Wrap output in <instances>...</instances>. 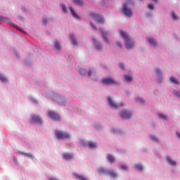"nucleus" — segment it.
<instances>
[{"label": "nucleus", "mask_w": 180, "mask_h": 180, "mask_svg": "<svg viewBox=\"0 0 180 180\" xmlns=\"http://www.w3.org/2000/svg\"><path fill=\"white\" fill-rule=\"evenodd\" d=\"M120 34L123 39L125 40V46L127 49H131L134 44L131 41V39H130V37L126 34V32L123 31H120Z\"/></svg>", "instance_id": "nucleus-1"}, {"label": "nucleus", "mask_w": 180, "mask_h": 180, "mask_svg": "<svg viewBox=\"0 0 180 180\" xmlns=\"http://www.w3.org/2000/svg\"><path fill=\"white\" fill-rule=\"evenodd\" d=\"M55 136L59 140H64V139L70 138V134H68V132H64L58 130L55 131Z\"/></svg>", "instance_id": "nucleus-2"}, {"label": "nucleus", "mask_w": 180, "mask_h": 180, "mask_svg": "<svg viewBox=\"0 0 180 180\" xmlns=\"http://www.w3.org/2000/svg\"><path fill=\"white\" fill-rule=\"evenodd\" d=\"M30 122L32 123H34V124H41V123H43V121L41 120V117L36 115H31Z\"/></svg>", "instance_id": "nucleus-3"}, {"label": "nucleus", "mask_w": 180, "mask_h": 180, "mask_svg": "<svg viewBox=\"0 0 180 180\" xmlns=\"http://www.w3.org/2000/svg\"><path fill=\"white\" fill-rule=\"evenodd\" d=\"M102 82L105 85H116L117 84V82L112 79V77L103 78Z\"/></svg>", "instance_id": "nucleus-4"}, {"label": "nucleus", "mask_w": 180, "mask_h": 180, "mask_svg": "<svg viewBox=\"0 0 180 180\" xmlns=\"http://www.w3.org/2000/svg\"><path fill=\"white\" fill-rule=\"evenodd\" d=\"M90 16L93 18V19H96L98 23H103L104 19L102 18V16L99 15L98 14H96L95 13H91Z\"/></svg>", "instance_id": "nucleus-5"}, {"label": "nucleus", "mask_w": 180, "mask_h": 180, "mask_svg": "<svg viewBox=\"0 0 180 180\" xmlns=\"http://www.w3.org/2000/svg\"><path fill=\"white\" fill-rule=\"evenodd\" d=\"M122 12L123 13H124V15H126L127 16H129V18H131L132 16V13H131V10L129 8H127V4H124L123 6V8H122Z\"/></svg>", "instance_id": "nucleus-6"}, {"label": "nucleus", "mask_w": 180, "mask_h": 180, "mask_svg": "<svg viewBox=\"0 0 180 180\" xmlns=\"http://www.w3.org/2000/svg\"><path fill=\"white\" fill-rule=\"evenodd\" d=\"M48 116L49 117H51V119H53V120H58L60 119V115H58L54 111H49Z\"/></svg>", "instance_id": "nucleus-7"}, {"label": "nucleus", "mask_w": 180, "mask_h": 180, "mask_svg": "<svg viewBox=\"0 0 180 180\" xmlns=\"http://www.w3.org/2000/svg\"><path fill=\"white\" fill-rule=\"evenodd\" d=\"M108 105H110V106L112 108V109H119V108H120V105L115 104V102H113V100H112V98L110 97L108 98Z\"/></svg>", "instance_id": "nucleus-8"}, {"label": "nucleus", "mask_w": 180, "mask_h": 180, "mask_svg": "<svg viewBox=\"0 0 180 180\" xmlns=\"http://www.w3.org/2000/svg\"><path fill=\"white\" fill-rule=\"evenodd\" d=\"M120 116L122 117V119H129L130 116H131V114L127 110H123L121 112Z\"/></svg>", "instance_id": "nucleus-9"}, {"label": "nucleus", "mask_w": 180, "mask_h": 180, "mask_svg": "<svg viewBox=\"0 0 180 180\" xmlns=\"http://www.w3.org/2000/svg\"><path fill=\"white\" fill-rule=\"evenodd\" d=\"M101 33L102 34V37L103 39L104 40V41H105V43H109V39H108V38H106V34H108V32H105L103 30V29H100Z\"/></svg>", "instance_id": "nucleus-10"}, {"label": "nucleus", "mask_w": 180, "mask_h": 180, "mask_svg": "<svg viewBox=\"0 0 180 180\" xmlns=\"http://www.w3.org/2000/svg\"><path fill=\"white\" fill-rule=\"evenodd\" d=\"M107 175H109L112 178H116L117 176V174L113 170L108 169L107 170Z\"/></svg>", "instance_id": "nucleus-11"}, {"label": "nucleus", "mask_w": 180, "mask_h": 180, "mask_svg": "<svg viewBox=\"0 0 180 180\" xmlns=\"http://www.w3.org/2000/svg\"><path fill=\"white\" fill-rule=\"evenodd\" d=\"M63 158L64 160H72V158H74V155L71 153H63Z\"/></svg>", "instance_id": "nucleus-12"}, {"label": "nucleus", "mask_w": 180, "mask_h": 180, "mask_svg": "<svg viewBox=\"0 0 180 180\" xmlns=\"http://www.w3.org/2000/svg\"><path fill=\"white\" fill-rule=\"evenodd\" d=\"M106 158L107 160H108L110 164H113V162H115V157L113 156V155L108 154L106 155Z\"/></svg>", "instance_id": "nucleus-13"}, {"label": "nucleus", "mask_w": 180, "mask_h": 180, "mask_svg": "<svg viewBox=\"0 0 180 180\" xmlns=\"http://www.w3.org/2000/svg\"><path fill=\"white\" fill-rule=\"evenodd\" d=\"M148 41L151 46H154V47L157 46V41H155L154 38H148Z\"/></svg>", "instance_id": "nucleus-14"}, {"label": "nucleus", "mask_w": 180, "mask_h": 180, "mask_svg": "<svg viewBox=\"0 0 180 180\" xmlns=\"http://www.w3.org/2000/svg\"><path fill=\"white\" fill-rule=\"evenodd\" d=\"M93 41H94V43L96 44V48L97 49V50H101V49H102V44H101V43L98 42L95 38L93 39Z\"/></svg>", "instance_id": "nucleus-15"}, {"label": "nucleus", "mask_w": 180, "mask_h": 180, "mask_svg": "<svg viewBox=\"0 0 180 180\" xmlns=\"http://www.w3.org/2000/svg\"><path fill=\"white\" fill-rule=\"evenodd\" d=\"M170 82H172V84H174L175 85H179V82H178V79L173 76L170 77Z\"/></svg>", "instance_id": "nucleus-16"}, {"label": "nucleus", "mask_w": 180, "mask_h": 180, "mask_svg": "<svg viewBox=\"0 0 180 180\" xmlns=\"http://www.w3.org/2000/svg\"><path fill=\"white\" fill-rule=\"evenodd\" d=\"M70 10L71 12V15H72L73 18H75V19H79V17L78 16L77 14L75 13V11H74V9H72V7H70Z\"/></svg>", "instance_id": "nucleus-17"}, {"label": "nucleus", "mask_w": 180, "mask_h": 180, "mask_svg": "<svg viewBox=\"0 0 180 180\" xmlns=\"http://www.w3.org/2000/svg\"><path fill=\"white\" fill-rule=\"evenodd\" d=\"M69 37L72 43L74 44V46H77V40H75V37H74V34H71L69 35Z\"/></svg>", "instance_id": "nucleus-18"}, {"label": "nucleus", "mask_w": 180, "mask_h": 180, "mask_svg": "<svg viewBox=\"0 0 180 180\" xmlns=\"http://www.w3.org/2000/svg\"><path fill=\"white\" fill-rule=\"evenodd\" d=\"M88 146L89 148H96V147H97L96 143L94 142H89Z\"/></svg>", "instance_id": "nucleus-19"}, {"label": "nucleus", "mask_w": 180, "mask_h": 180, "mask_svg": "<svg viewBox=\"0 0 180 180\" xmlns=\"http://www.w3.org/2000/svg\"><path fill=\"white\" fill-rule=\"evenodd\" d=\"M98 172H100V174H108V170L105 169L103 167H100L98 169Z\"/></svg>", "instance_id": "nucleus-20"}, {"label": "nucleus", "mask_w": 180, "mask_h": 180, "mask_svg": "<svg viewBox=\"0 0 180 180\" xmlns=\"http://www.w3.org/2000/svg\"><path fill=\"white\" fill-rule=\"evenodd\" d=\"M167 161L168 162V164H170V165H176V162H175V161L171 160L169 158H167Z\"/></svg>", "instance_id": "nucleus-21"}, {"label": "nucleus", "mask_w": 180, "mask_h": 180, "mask_svg": "<svg viewBox=\"0 0 180 180\" xmlns=\"http://www.w3.org/2000/svg\"><path fill=\"white\" fill-rule=\"evenodd\" d=\"M73 3L75 5H82L84 4V2L82 1V0H73Z\"/></svg>", "instance_id": "nucleus-22"}, {"label": "nucleus", "mask_w": 180, "mask_h": 180, "mask_svg": "<svg viewBox=\"0 0 180 180\" xmlns=\"http://www.w3.org/2000/svg\"><path fill=\"white\" fill-rule=\"evenodd\" d=\"M135 168L137 169V171H143V166L140 164L135 165Z\"/></svg>", "instance_id": "nucleus-23"}, {"label": "nucleus", "mask_w": 180, "mask_h": 180, "mask_svg": "<svg viewBox=\"0 0 180 180\" xmlns=\"http://www.w3.org/2000/svg\"><path fill=\"white\" fill-rule=\"evenodd\" d=\"M0 80L2 81V82H6L8 81L6 77H5V76H4V75L1 73H0Z\"/></svg>", "instance_id": "nucleus-24"}, {"label": "nucleus", "mask_w": 180, "mask_h": 180, "mask_svg": "<svg viewBox=\"0 0 180 180\" xmlns=\"http://www.w3.org/2000/svg\"><path fill=\"white\" fill-rule=\"evenodd\" d=\"M172 17L174 20H178V15L174 12L172 13Z\"/></svg>", "instance_id": "nucleus-25"}, {"label": "nucleus", "mask_w": 180, "mask_h": 180, "mask_svg": "<svg viewBox=\"0 0 180 180\" xmlns=\"http://www.w3.org/2000/svg\"><path fill=\"white\" fill-rule=\"evenodd\" d=\"M124 79H125V81H127V82H130L131 81V77H130L129 75H126L124 76Z\"/></svg>", "instance_id": "nucleus-26"}, {"label": "nucleus", "mask_w": 180, "mask_h": 180, "mask_svg": "<svg viewBox=\"0 0 180 180\" xmlns=\"http://www.w3.org/2000/svg\"><path fill=\"white\" fill-rule=\"evenodd\" d=\"M160 119H162L163 120H167V116L164 115V114H158Z\"/></svg>", "instance_id": "nucleus-27"}, {"label": "nucleus", "mask_w": 180, "mask_h": 180, "mask_svg": "<svg viewBox=\"0 0 180 180\" xmlns=\"http://www.w3.org/2000/svg\"><path fill=\"white\" fill-rule=\"evenodd\" d=\"M79 72L82 75H85L86 74V70L85 69H80Z\"/></svg>", "instance_id": "nucleus-28"}, {"label": "nucleus", "mask_w": 180, "mask_h": 180, "mask_svg": "<svg viewBox=\"0 0 180 180\" xmlns=\"http://www.w3.org/2000/svg\"><path fill=\"white\" fill-rule=\"evenodd\" d=\"M61 8L65 13H67V8L65 7V5L61 4Z\"/></svg>", "instance_id": "nucleus-29"}, {"label": "nucleus", "mask_w": 180, "mask_h": 180, "mask_svg": "<svg viewBox=\"0 0 180 180\" xmlns=\"http://www.w3.org/2000/svg\"><path fill=\"white\" fill-rule=\"evenodd\" d=\"M13 26L14 27H15V29H17L18 30H19L20 32H21L22 33H23V29H22V28L18 27V26L15 25H13Z\"/></svg>", "instance_id": "nucleus-30"}, {"label": "nucleus", "mask_w": 180, "mask_h": 180, "mask_svg": "<svg viewBox=\"0 0 180 180\" xmlns=\"http://www.w3.org/2000/svg\"><path fill=\"white\" fill-rule=\"evenodd\" d=\"M95 70L93 69V70H90L88 72V75L89 77H91V75H92V74H95Z\"/></svg>", "instance_id": "nucleus-31"}, {"label": "nucleus", "mask_w": 180, "mask_h": 180, "mask_svg": "<svg viewBox=\"0 0 180 180\" xmlns=\"http://www.w3.org/2000/svg\"><path fill=\"white\" fill-rule=\"evenodd\" d=\"M173 94L175 95V96L180 98V91H174Z\"/></svg>", "instance_id": "nucleus-32"}, {"label": "nucleus", "mask_w": 180, "mask_h": 180, "mask_svg": "<svg viewBox=\"0 0 180 180\" xmlns=\"http://www.w3.org/2000/svg\"><path fill=\"white\" fill-rule=\"evenodd\" d=\"M54 46L56 49V50H60V44H58V42H56L54 44Z\"/></svg>", "instance_id": "nucleus-33"}, {"label": "nucleus", "mask_w": 180, "mask_h": 180, "mask_svg": "<svg viewBox=\"0 0 180 180\" xmlns=\"http://www.w3.org/2000/svg\"><path fill=\"white\" fill-rule=\"evenodd\" d=\"M150 139L153 140V141H158V139L154 135L150 136Z\"/></svg>", "instance_id": "nucleus-34"}, {"label": "nucleus", "mask_w": 180, "mask_h": 180, "mask_svg": "<svg viewBox=\"0 0 180 180\" xmlns=\"http://www.w3.org/2000/svg\"><path fill=\"white\" fill-rule=\"evenodd\" d=\"M120 167H121L122 169H124L125 171H127V166H126L125 165H121Z\"/></svg>", "instance_id": "nucleus-35"}, {"label": "nucleus", "mask_w": 180, "mask_h": 180, "mask_svg": "<svg viewBox=\"0 0 180 180\" xmlns=\"http://www.w3.org/2000/svg\"><path fill=\"white\" fill-rule=\"evenodd\" d=\"M0 20H2V22H5V21L8 20V18H6L5 17L0 16Z\"/></svg>", "instance_id": "nucleus-36"}, {"label": "nucleus", "mask_w": 180, "mask_h": 180, "mask_svg": "<svg viewBox=\"0 0 180 180\" xmlns=\"http://www.w3.org/2000/svg\"><path fill=\"white\" fill-rule=\"evenodd\" d=\"M136 101H138V102H141L142 103L144 102V100L140 97H138Z\"/></svg>", "instance_id": "nucleus-37"}, {"label": "nucleus", "mask_w": 180, "mask_h": 180, "mask_svg": "<svg viewBox=\"0 0 180 180\" xmlns=\"http://www.w3.org/2000/svg\"><path fill=\"white\" fill-rule=\"evenodd\" d=\"M148 8L150 9V10H153V9H154V6H153L152 4H148Z\"/></svg>", "instance_id": "nucleus-38"}, {"label": "nucleus", "mask_w": 180, "mask_h": 180, "mask_svg": "<svg viewBox=\"0 0 180 180\" xmlns=\"http://www.w3.org/2000/svg\"><path fill=\"white\" fill-rule=\"evenodd\" d=\"M24 155H26L28 158H32V157H33L30 153H24Z\"/></svg>", "instance_id": "nucleus-39"}, {"label": "nucleus", "mask_w": 180, "mask_h": 180, "mask_svg": "<svg viewBox=\"0 0 180 180\" xmlns=\"http://www.w3.org/2000/svg\"><path fill=\"white\" fill-rule=\"evenodd\" d=\"M120 68H122V70L124 69V65H123V63H120Z\"/></svg>", "instance_id": "nucleus-40"}, {"label": "nucleus", "mask_w": 180, "mask_h": 180, "mask_svg": "<svg viewBox=\"0 0 180 180\" xmlns=\"http://www.w3.org/2000/svg\"><path fill=\"white\" fill-rule=\"evenodd\" d=\"M117 46L120 47V49H122V44L120 42H117Z\"/></svg>", "instance_id": "nucleus-41"}, {"label": "nucleus", "mask_w": 180, "mask_h": 180, "mask_svg": "<svg viewBox=\"0 0 180 180\" xmlns=\"http://www.w3.org/2000/svg\"><path fill=\"white\" fill-rule=\"evenodd\" d=\"M90 24H91V27H93V29H94V30L96 29V27L94 25V23L91 22Z\"/></svg>", "instance_id": "nucleus-42"}, {"label": "nucleus", "mask_w": 180, "mask_h": 180, "mask_svg": "<svg viewBox=\"0 0 180 180\" xmlns=\"http://www.w3.org/2000/svg\"><path fill=\"white\" fill-rule=\"evenodd\" d=\"M156 72H158V74H161V70L159 68H157Z\"/></svg>", "instance_id": "nucleus-43"}, {"label": "nucleus", "mask_w": 180, "mask_h": 180, "mask_svg": "<svg viewBox=\"0 0 180 180\" xmlns=\"http://www.w3.org/2000/svg\"><path fill=\"white\" fill-rule=\"evenodd\" d=\"M43 23H44V25H46V23H47V20L46 19H44L43 20Z\"/></svg>", "instance_id": "nucleus-44"}, {"label": "nucleus", "mask_w": 180, "mask_h": 180, "mask_svg": "<svg viewBox=\"0 0 180 180\" xmlns=\"http://www.w3.org/2000/svg\"><path fill=\"white\" fill-rule=\"evenodd\" d=\"M176 134L177 137H179V139H180V134H179V132H176Z\"/></svg>", "instance_id": "nucleus-45"}, {"label": "nucleus", "mask_w": 180, "mask_h": 180, "mask_svg": "<svg viewBox=\"0 0 180 180\" xmlns=\"http://www.w3.org/2000/svg\"><path fill=\"white\" fill-rule=\"evenodd\" d=\"M154 2H158V0H153Z\"/></svg>", "instance_id": "nucleus-46"}]
</instances>
